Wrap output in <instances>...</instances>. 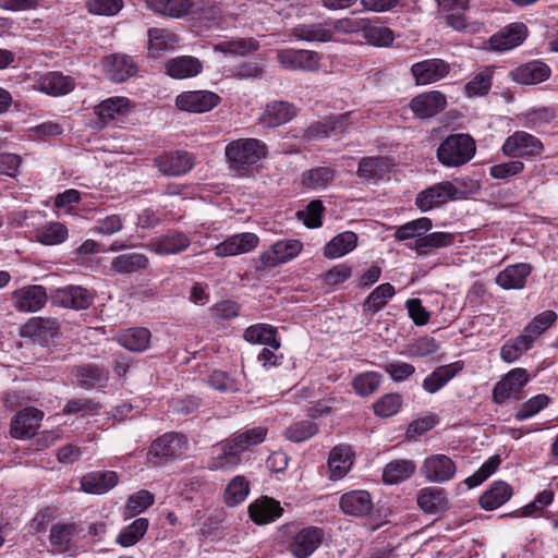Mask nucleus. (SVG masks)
I'll list each match as a JSON object with an SVG mask.
<instances>
[{
	"mask_svg": "<svg viewBox=\"0 0 558 558\" xmlns=\"http://www.w3.org/2000/svg\"><path fill=\"white\" fill-rule=\"evenodd\" d=\"M225 154L230 170L239 177H246L265 158L267 146L257 138H239L226 146Z\"/></svg>",
	"mask_w": 558,
	"mask_h": 558,
	"instance_id": "f257e3e1",
	"label": "nucleus"
},
{
	"mask_svg": "<svg viewBox=\"0 0 558 558\" xmlns=\"http://www.w3.org/2000/svg\"><path fill=\"white\" fill-rule=\"evenodd\" d=\"M476 153L474 138L465 133L448 135L438 146L436 157L448 168H458L468 163Z\"/></svg>",
	"mask_w": 558,
	"mask_h": 558,
	"instance_id": "f03ea898",
	"label": "nucleus"
},
{
	"mask_svg": "<svg viewBox=\"0 0 558 558\" xmlns=\"http://www.w3.org/2000/svg\"><path fill=\"white\" fill-rule=\"evenodd\" d=\"M462 185L463 179L436 183L416 195L415 205L420 210L428 211L450 201L462 199L465 197V192L460 187Z\"/></svg>",
	"mask_w": 558,
	"mask_h": 558,
	"instance_id": "7ed1b4c3",
	"label": "nucleus"
},
{
	"mask_svg": "<svg viewBox=\"0 0 558 558\" xmlns=\"http://www.w3.org/2000/svg\"><path fill=\"white\" fill-rule=\"evenodd\" d=\"M12 306L20 313H35L40 311L48 301L45 287L29 284L19 288L10 293Z\"/></svg>",
	"mask_w": 558,
	"mask_h": 558,
	"instance_id": "20e7f679",
	"label": "nucleus"
},
{
	"mask_svg": "<svg viewBox=\"0 0 558 558\" xmlns=\"http://www.w3.org/2000/svg\"><path fill=\"white\" fill-rule=\"evenodd\" d=\"M154 166L166 177H181L195 166V156L186 150L167 151L154 158Z\"/></svg>",
	"mask_w": 558,
	"mask_h": 558,
	"instance_id": "39448f33",
	"label": "nucleus"
},
{
	"mask_svg": "<svg viewBox=\"0 0 558 558\" xmlns=\"http://www.w3.org/2000/svg\"><path fill=\"white\" fill-rule=\"evenodd\" d=\"M320 60V54L312 50L280 49L277 51V61L288 71H317Z\"/></svg>",
	"mask_w": 558,
	"mask_h": 558,
	"instance_id": "423d86ee",
	"label": "nucleus"
},
{
	"mask_svg": "<svg viewBox=\"0 0 558 558\" xmlns=\"http://www.w3.org/2000/svg\"><path fill=\"white\" fill-rule=\"evenodd\" d=\"M457 473L454 461L447 454L437 453L427 457L421 465V474L430 483H446Z\"/></svg>",
	"mask_w": 558,
	"mask_h": 558,
	"instance_id": "0eeeda50",
	"label": "nucleus"
},
{
	"mask_svg": "<svg viewBox=\"0 0 558 558\" xmlns=\"http://www.w3.org/2000/svg\"><path fill=\"white\" fill-rule=\"evenodd\" d=\"M303 250L299 240H279L259 255V262L265 268H274L295 258Z\"/></svg>",
	"mask_w": 558,
	"mask_h": 558,
	"instance_id": "6e6552de",
	"label": "nucleus"
},
{
	"mask_svg": "<svg viewBox=\"0 0 558 558\" xmlns=\"http://www.w3.org/2000/svg\"><path fill=\"white\" fill-rule=\"evenodd\" d=\"M221 97L211 90H189L179 94L175 106L182 111L205 113L216 108Z\"/></svg>",
	"mask_w": 558,
	"mask_h": 558,
	"instance_id": "1a4fd4ad",
	"label": "nucleus"
},
{
	"mask_svg": "<svg viewBox=\"0 0 558 558\" xmlns=\"http://www.w3.org/2000/svg\"><path fill=\"white\" fill-rule=\"evenodd\" d=\"M44 412L34 407L21 409L11 420L10 435L14 439H27L33 437L40 426Z\"/></svg>",
	"mask_w": 558,
	"mask_h": 558,
	"instance_id": "9d476101",
	"label": "nucleus"
},
{
	"mask_svg": "<svg viewBox=\"0 0 558 558\" xmlns=\"http://www.w3.org/2000/svg\"><path fill=\"white\" fill-rule=\"evenodd\" d=\"M94 301V294L81 286H66L51 293L53 305L75 311L88 308Z\"/></svg>",
	"mask_w": 558,
	"mask_h": 558,
	"instance_id": "9b49d317",
	"label": "nucleus"
},
{
	"mask_svg": "<svg viewBox=\"0 0 558 558\" xmlns=\"http://www.w3.org/2000/svg\"><path fill=\"white\" fill-rule=\"evenodd\" d=\"M529 379L525 368L517 367L509 371L493 389L494 402L502 404L506 400L517 397Z\"/></svg>",
	"mask_w": 558,
	"mask_h": 558,
	"instance_id": "f8f14e48",
	"label": "nucleus"
},
{
	"mask_svg": "<svg viewBox=\"0 0 558 558\" xmlns=\"http://www.w3.org/2000/svg\"><path fill=\"white\" fill-rule=\"evenodd\" d=\"M353 114L354 112L350 111L326 117L324 120L311 124L304 131L303 138L306 141L323 140L332 133L343 132L352 124Z\"/></svg>",
	"mask_w": 558,
	"mask_h": 558,
	"instance_id": "ddd939ff",
	"label": "nucleus"
},
{
	"mask_svg": "<svg viewBox=\"0 0 558 558\" xmlns=\"http://www.w3.org/2000/svg\"><path fill=\"white\" fill-rule=\"evenodd\" d=\"M324 533L319 527L307 526L292 535L289 551L295 558H308L320 546Z\"/></svg>",
	"mask_w": 558,
	"mask_h": 558,
	"instance_id": "4468645a",
	"label": "nucleus"
},
{
	"mask_svg": "<svg viewBox=\"0 0 558 558\" xmlns=\"http://www.w3.org/2000/svg\"><path fill=\"white\" fill-rule=\"evenodd\" d=\"M501 149L507 156H535L542 153L543 144L534 135L524 131H517L506 138Z\"/></svg>",
	"mask_w": 558,
	"mask_h": 558,
	"instance_id": "2eb2a0df",
	"label": "nucleus"
},
{
	"mask_svg": "<svg viewBox=\"0 0 558 558\" xmlns=\"http://www.w3.org/2000/svg\"><path fill=\"white\" fill-rule=\"evenodd\" d=\"M447 107V97L439 90H429L416 95L410 101V108L415 117L427 119L435 117Z\"/></svg>",
	"mask_w": 558,
	"mask_h": 558,
	"instance_id": "dca6fc26",
	"label": "nucleus"
},
{
	"mask_svg": "<svg viewBox=\"0 0 558 558\" xmlns=\"http://www.w3.org/2000/svg\"><path fill=\"white\" fill-rule=\"evenodd\" d=\"M242 463V457L227 438L215 445L207 460V468L210 471H231Z\"/></svg>",
	"mask_w": 558,
	"mask_h": 558,
	"instance_id": "f3484780",
	"label": "nucleus"
},
{
	"mask_svg": "<svg viewBox=\"0 0 558 558\" xmlns=\"http://www.w3.org/2000/svg\"><path fill=\"white\" fill-rule=\"evenodd\" d=\"M450 64L439 58L426 59L411 66V74L420 85L432 84L446 77Z\"/></svg>",
	"mask_w": 558,
	"mask_h": 558,
	"instance_id": "a211bd4d",
	"label": "nucleus"
},
{
	"mask_svg": "<svg viewBox=\"0 0 558 558\" xmlns=\"http://www.w3.org/2000/svg\"><path fill=\"white\" fill-rule=\"evenodd\" d=\"M75 85V80L72 76L52 71L38 77L34 83V89L49 96L59 97L70 94Z\"/></svg>",
	"mask_w": 558,
	"mask_h": 558,
	"instance_id": "6ab92c4d",
	"label": "nucleus"
},
{
	"mask_svg": "<svg viewBox=\"0 0 558 558\" xmlns=\"http://www.w3.org/2000/svg\"><path fill=\"white\" fill-rule=\"evenodd\" d=\"M259 239L255 233L242 232L228 236L215 246L217 257H229L248 253L257 247Z\"/></svg>",
	"mask_w": 558,
	"mask_h": 558,
	"instance_id": "aec40b11",
	"label": "nucleus"
},
{
	"mask_svg": "<svg viewBox=\"0 0 558 558\" xmlns=\"http://www.w3.org/2000/svg\"><path fill=\"white\" fill-rule=\"evenodd\" d=\"M119 475L111 470L92 471L82 476L81 489L87 494L104 495L116 487Z\"/></svg>",
	"mask_w": 558,
	"mask_h": 558,
	"instance_id": "412c9836",
	"label": "nucleus"
},
{
	"mask_svg": "<svg viewBox=\"0 0 558 558\" xmlns=\"http://www.w3.org/2000/svg\"><path fill=\"white\" fill-rule=\"evenodd\" d=\"M527 35V27L521 22L512 23L504 27L489 38L492 49L506 51L520 46Z\"/></svg>",
	"mask_w": 558,
	"mask_h": 558,
	"instance_id": "4be33fe9",
	"label": "nucleus"
},
{
	"mask_svg": "<svg viewBox=\"0 0 558 558\" xmlns=\"http://www.w3.org/2000/svg\"><path fill=\"white\" fill-rule=\"evenodd\" d=\"M354 463V451L350 445L335 446L328 457L329 478L338 481L343 478Z\"/></svg>",
	"mask_w": 558,
	"mask_h": 558,
	"instance_id": "5701e85b",
	"label": "nucleus"
},
{
	"mask_svg": "<svg viewBox=\"0 0 558 558\" xmlns=\"http://www.w3.org/2000/svg\"><path fill=\"white\" fill-rule=\"evenodd\" d=\"M187 440L183 435L167 433L157 438L149 449V454L156 458H178L185 453Z\"/></svg>",
	"mask_w": 558,
	"mask_h": 558,
	"instance_id": "b1692460",
	"label": "nucleus"
},
{
	"mask_svg": "<svg viewBox=\"0 0 558 558\" xmlns=\"http://www.w3.org/2000/svg\"><path fill=\"white\" fill-rule=\"evenodd\" d=\"M464 368L463 361H456L446 365L437 366L422 383L423 389L427 393L440 391L452 378H454Z\"/></svg>",
	"mask_w": 558,
	"mask_h": 558,
	"instance_id": "393cba45",
	"label": "nucleus"
},
{
	"mask_svg": "<svg viewBox=\"0 0 558 558\" xmlns=\"http://www.w3.org/2000/svg\"><path fill=\"white\" fill-rule=\"evenodd\" d=\"M298 113L296 107L288 101L274 100L265 106L260 123L265 128H276L291 121Z\"/></svg>",
	"mask_w": 558,
	"mask_h": 558,
	"instance_id": "a878e982",
	"label": "nucleus"
},
{
	"mask_svg": "<svg viewBox=\"0 0 558 558\" xmlns=\"http://www.w3.org/2000/svg\"><path fill=\"white\" fill-rule=\"evenodd\" d=\"M104 68L108 77L117 83L124 82L137 72L134 60L130 56L120 53L106 57Z\"/></svg>",
	"mask_w": 558,
	"mask_h": 558,
	"instance_id": "bb28decb",
	"label": "nucleus"
},
{
	"mask_svg": "<svg viewBox=\"0 0 558 558\" xmlns=\"http://www.w3.org/2000/svg\"><path fill=\"white\" fill-rule=\"evenodd\" d=\"M418 508L427 514H437L449 508V500L444 488L427 486L418 490L416 496Z\"/></svg>",
	"mask_w": 558,
	"mask_h": 558,
	"instance_id": "cd10ccee",
	"label": "nucleus"
},
{
	"mask_svg": "<svg viewBox=\"0 0 558 558\" xmlns=\"http://www.w3.org/2000/svg\"><path fill=\"white\" fill-rule=\"evenodd\" d=\"M531 272L532 266L527 263L509 265L496 276L495 282L504 290H520Z\"/></svg>",
	"mask_w": 558,
	"mask_h": 558,
	"instance_id": "c85d7f7f",
	"label": "nucleus"
},
{
	"mask_svg": "<svg viewBox=\"0 0 558 558\" xmlns=\"http://www.w3.org/2000/svg\"><path fill=\"white\" fill-rule=\"evenodd\" d=\"M340 509L343 513L352 517L368 515L373 508V499L366 490H351L340 498Z\"/></svg>",
	"mask_w": 558,
	"mask_h": 558,
	"instance_id": "c756f323",
	"label": "nucleus"
},
{
	"mask_svg": "<svg viewBox=\"0 0 558 558\" xmlns=\"http://www.w3.org/2000/svg\"><path fill=\"white\" fill-rule=\"evenodd\" d=\"M166 73L175 80H185L197 76L203 71V63L193 56H180L167 60Z\"/></svg>",
	"mask_w": 558,
	"mask_h": 558,
	"instance_id": "7c9ffc66",
	"label": "nucleus"
},
{
	"mask_svg": "<svg viewBox=\"0 0 558 558\" xmlns=\"http://www.w3.org/2000/svg\"><path fill=\"white\" fill-rule=\"evenodd\" d=\"M551 73L550 68L538 60L524 63L511 72L514 82L523 85H534L545 82Z\"/></svg>",
	"mask_w": 558,
	"mask_h": 558,
	"instance_id": "2f4dec72",
	"label": "nucleus"
},
{
	"mask_svg": "<svg viewBox=\"0 0 558 558\" xmlns=\"http://www.w3.org/2000/svg\"><path fill=\"white\" fill-rule=\"evenodd\" d=\"M82 529L74 522H58L50 529L49 542L58 553H65L73 546Z\"/></svg>",
	"mask_w": 558,
	"mask_h": 558,
	"instance_id": "473e14b6",
	"label": "nucleus"
},
{
	"mask_svg": "<svg viewBox=\"0 0 558 558\" xmlns=\"http://www.w3.org/2000/svg\"><path fill=\"white\" fill-rule=\"evenodd\" d=\"M190 244L191 240L187 235L177 232L151 239L147 248L158 255H170L185 251Z\"/></svg>",
	"mask_w": 558,
	"mask_h": 558,
	"instance_id": "72a5a7b5",
	"label": "nucleus"
},
{
	"mask_svg": "<svg viewBox=\"0 0 558 558\" xmlns=\"http://www.w3.org/2000/svg\"><path fill=\"white\" fill-rule=\"evenodd\" d=\"M130 110V101L125 97H110L95 107L98 117V128H105L118 116H124Z\"/></svg>",
	"mask_w": 558,
	"mask_h": 558,
	"instance_id": "f704fd0d",
	"label": "nucleus"
},
{
	"mask_svg": "<svg viewBox=\"0 0 558 558\" xmlns=\"http://www.w3.org/2000/svg\"><path fill=\"white\" fill-rule=\"evenodd\" d=\"M267 427L254 426L251 428L239 430L231 435L228 439L232 442L234 448L242 457L243 453L251 451L253 447L263 444L267 437Z\"/></svg>",
	"mask_w": 558,
	"mask_h": 558,
	"instance_id": "c9c22d12",
	"label": "nucleus"
},
{
	"mask_svg": "<svg viewBox=\"0 0 558 558\" xmlns=\"http://www.w3.org/2000/svg\"><path fill=\"white\" fill-rule=\"evenodd\" d=\"M248 514L256 524H266L278 519L282 514V508L278 501L262 497L248 506Z\"/></svg>",
	"mask_w": 558,
	"mask_h": 558,
	"instance_id": "e433bc0d",
	"label": "nucleus"
},
{
	"mask_svg": "<svg viewBox=\"0 0 558 558\" xmlns=\"http://www.w3.org/2000/svg\"><path fill=\"white\" fill-rule=\"evenodd\" d=\"M243 338L252 344H263L274 350L281 347L277 337V328L268 324H255L244 330Z\"/></svg>",
	"mask_w": 558,
	"mask_h": 558,
	"instance_id": "4c0bfd02",
	"label": "nucleus"
},
{
	"mask_svg": "<svg viewBox=\"0 0 558 558\" xmlns=\"http://www.w3.org/2000/svg\"><path fill=\"white\" fill-rule=\"evenodd\" d=\"M512 496L511 486L502 481L494 482L480 497V506L492 511L506 504Z\"/></svg>",
	"mask_w": 558,
	"mask_h": 558,
	"instance_id": "58836bf2",
	"label": "nucleus"
},
{
	"mask_svg": "<svg viewBox=\"0 0 558 558\" xmlns=\"http://www.w3.org/2000/svg\"><path fill=\"white\" fill-rule=\"evenodd\" d=\"M177 34L165 28H150L148 31V50L153 57L173 50L179 44Z\"/></svg>",
	"mask_w": 558,
	"mask_h": 558,
	"instance_id": "ea45409f",
	"label": "nucleus"
},
{
	"mask_svg": "<svg viewBox=\"0 0 558 558\" xmlns=\"http://www.w3.org/2000/svg\"><path fill=\"white\" fill-rule=\"evenodd\" d=\"M146 4L153 12L172 19L189 14L194 5L192 0H146Z\"/></svg>",
	"mask_w": 558,
	"mask_h": 558,
	"instance_id": "a19ab883",
	"label": "nucleus"
},
{
	"mask_svg": "<svg viewBox=\"0 0 558 558\" xmlns=\"http://www.w3.org/2000/svg\"><path fill=\"white\" fill-rule=\"evenodd\" d=\"M292 35L301 40L327 43L333 39L331 24H300L293 27Z\"/></svg>",
	"mask_w": 558,
	"mask_h": 558,
	"instance_id": "79ce46f5",
	"label": "nucleus"
},
{
	"mask_svg": "<svg viewBox=\"0 0 558 558\" xmlns=\"http://www.w3.org/2000/svg\"><path fill=\"white\" fill-rule=\"evenodd\" d=\"M150 331L144 327L125 329L117 336L119 344L130 351L142 352L149 347Z\"/></svg>",
	"mask_w": 558,
	"mask_h": 558,
	"instance_id": "37998d69",
	"label": "nucleus"
},
{
	"mask_svg": "<svg viewBox=\"0 0 558 558\" xmlns=\"http://www.w3.org/2000/svg\"><path fill=\"white\" fill-rule=\"evenodd\" d=\"M357 245V235L352 231H344L333 236L324 247V256L339 258L352 252Z\"/></svg>",
	"mask_w": 558,
	"mask_h": 558,
	"instance_id": "c03bdc74",
	"label": "nucleus"
},
{
	"mask_svg": "<svg viewBox=\"0 0 558 558\" xmlns=\"http://www.w3.org/2000/svg\"><path fill=\"white\" fill-rule=\"evenodd\" d=\"M494 68H481L464 86L465 96L482 97L488 94L493 85Z\"/></svg>",
	"mask_w": 558,
	"mask_h": 558,
	"instance_id": "a18cd8bd",
	"label": "nucleus"
},
{
	"mask_svg": "<svg viewBox=\"0 0 558 558\" xmlns=\"http://www.w3.org/2000/svg\"><path fill=\"white\" fill-rule=\"evenodd\" d=\"M148 258L141 253H125L116 256L111 262V269L120 275L136 272L146 269Z\"/></svg>",
	"mask_w": 558,
	"mask_h": 558,
	"instance_id": "49530a36",
	"label": "nucleus"
},
{
	"mask_svg": "<svg viewBox=\"0 0 558 558\" xmlns=\"http://www.w3.org/2000/svg\"><path fill=\"white\" fill-rule=\"evenodd\" d=\"M416 465L412 460L399 459L389 462L383 471V481L387 484H398L408 480Z\"/></svg>",
	"mask_w": 558,
	"mask_h": 558,
	"instance_id": "de8ad7c7",
	"label": "nucleus"
},
{
	"mask_svg": "<svg viewBox=\"0 0 558 558\" xmlns=\"http://www.w3.org/2000/svg\"><path fill=\"white\" fill-rule=\"evenodd\" d=\"M250 494V482L244 475H236L227 484L223 501L228 507H235L246 500Z\"/></svg>",
	"mask_w": 558,
	"mask_h": 558,
	"instance_id": "09e8293b",
	"label": "nucleus"
},
{
	"mask_svg": "<svg viewBox=\"0 0 558 558\" xmlns=\"http://www.w3.org/2000/svg\"><path fill=\"white\" fill-rule=\"evenodd\" d=\"M396 294V289L392 284L386 282L376 287L363 303V308L366 313L374 315L386 306L388 301Z\"/></svg>",
	"mask_w": 558,
	"mask_h": 558,
	"instance_id": "8fccbe9b",
	"label": "nucleus"
},
{
	"mask_svg": "<svg viewBox=\"0 0 558 558\" xmlns=\"http://www.w3.org/2000/svg\"><path fill=\"white\" fill-rule=\"evenodd\" d=\"M533 344L534 342L531 340V336L522 332L501 347L500 357L506 363H513L519 360L523 353L532 349Z\"/></svg>",
	"mask_w": 558,
	"mask_h": 558,
	"instance_id": "3c124183",
	"label": "nucleus"
},
{
	"mask_svg": "<svg viewBox=\"0 0 558 558\" xmlns=\"http://www.w3.org/2000/svg\"><path fill=\"white\" fill-rule=\"evenodd\" d=\"M362 36L369 45L375 47H388L395 39L392 29L381 24L371 23L367 20Z\"/></svg>",
	"mask_w": 558,
	"mask_h": 558,
	"instance_id": "603ef678",
	"label": "nucleus"
},
{
	"mask_svg": "<svg viewBox=\"0 0 558 558\" xmlns=\"http://www.w3.org/2000/svg\"><path fill=\"white\" fill-rule=\"evenodd\" d=\"M36 239L44 245H58L68 238V228L58 221L46 222L36 229Z\"/></svg>",
	"mask_w": 558,
	"mask_h": 558,
	"instance_id": "864d4df0",
	"label": "nucleus"
},
{
	"mask_svg": "<svg viewBox=\"0 0 558 558\" xmlns=\"http://www.w3.org/2000/svg\"><path fill=\"white\" fill-rule=\"evenodd\" d=\"M556 118V110L553 107L532 108L521 116L523 125L532 130H541L550 124Z\"/></svg>",
	"mask_w": 558,
	"mask_h": 558,
	"instance_id": "5fc2aeb1",
	"label": "nucleus"
},
{
	"mask_svg": "<svg viewBox=\"0 0 558 558\" xmlns=\"http://www.w3.org/2000/svg\"><path fill=\"white\" fill-rule=\"evenodd\" d=\"M432 227L433 222L429 218L421 217L398 227L393 236L397 241L423 238L424 234L432 229Z\"/></svg>",
	"mask_w": 558,
	"mask_h": 558,
	"instance_id": "6e6d98bb",
	"label": "nucleus"
},
{
	"mask_svg": "<svg viewBox=\"0 0 558 558\" xmlns=\"http://www.w3.org/2000/svg\"><path fill=\"white\" fill-rule=\"evenodd\" d=\"M454 234L449 232H433L418 238L415 241L414 250L418 254H426L430 248H441L452 245Z\"/></svg>",
	"mask_w": 558,
	"mask_h": 558,
	"instance_id": "4d7b16f0",
	"label": "nucleus"
},
{
	"mask_svg": "<svg viewBox=\"0 0 558 558\" xmlns=\"http://www.w3.org/2000/svg\"><path fill=\"white\" fill-rule=\"evenodd\" d=\"M75 378L80 387L89 389L106 381L108 373L104 368L88 364L76 368Z\"/></svg>",
	"mask_w": 558,
	"mask_h": 558,
	"instance_id": "13d9d810",
	"label": "nucleus"
},
{
	"mask_svg": "<svg viewBox=\"0 0 558 558\" xmlns=\"http://www.w3.org/2000/svg\"><path fill=\"white\" fill-rule=\"evenodd\" d=\"M26 332L40 339L52 338L59 330V323L54 318L34 317L25 325Z\"/></svg>",
	"mask_w": 558,
	"mask_h": 558,
	"instance_id": "bf43d9fd",
	"label": "nucleus"
},
{
	"mask_svg": "<svg viewBox=\"0 0 558 558\" xmlns=\"http://www.w3.org/2000/svg\"><path fill=\"white\" fill-rule=\"evenodd\" d=\"M383 376L377 372H364L356 375L352 380L354 392L360 397H368L377 391Z\"/></svg>",
	"mask_w": 558,
	"mask_h": 558,
	"instance_id": "052dcab7",
	"label": "nucleus"
},
{
	"mask_svg": "<svg viewBox=\"0 0 558 558\" xmlns=\"http://www.w3.org/2000/svg\"><path fill=\"white\" fill-rule=\"evenodd\" d=\"M149 522L146 518H138L124 527L117 537V543L122 547L135 545L146 533Z\"/></svg>",
	"mask_w": 558,
	"mask_h": 558,
	"instance_id": "680f3d73",
	"label": "nucleus"
},
{
	"mask_svg": "<svg viewBox=\"0 0 558 558\" xmlns=\"http://www.w3.org/2000/svg\"><path fill=\"white\" fill-rule=\"evenodd\" d=\"M155 502V496L146 489L132 494L124 508L125 518H132L142 513Z\"/></svg>",
	"mask_w": 558,
	"mask_h": 558,
	"instance_id": "e2e57ef3",
	"label": "nucleus"
},
{
	"mask_svg": "<svg viewBox=\"0 0 558 558\" xmlns=\"http://www.w3.org/2000/svg\"><path fill=\"white\" fill-rule=\"evenodd\" d=\"M557 319V314L551 311L547 310L538 315H536L523 329V332L525 335L531 336V340L535 342V340L544 332L546 331Z\"/></svg>",
	"mask_w": 558,
	"mask_h": 558,
	"instance_id": "0e129e2a",
	"label": "nucleus"
},
{
	"mask_svg": "<svg viewBox=\"0 0 558 558\" xmlns=\"http://www.w3.org/2000/svg\"><path fill=\"white\" fill-rule=\"evenodd\" d=\"M550 402V398L545 393L536 395L525 402H523L517 412L514 413V418L517 421H524L534 415L538 414L542 410H544Z\"/></svg>",
	"mask_w": 558,
	"mask_h": 558,
	"instance_id": "69168bd1",
	"label": "nucleus"
},
{
	"mask_svg": "<svg viewBox=\"0 0 558 558\" xmlns=\"http://www.w3.org/2000/svg\"><path fill=\"white\" fill-rule=\"evenodd\" d=\"M335 172L329 167H318L303 174V184L308 189H325L333 179Z\"/></svg>",
	"mask_w": 558,
	"mask_h": 558,
	"instance_id": "338daca9",
	"label": "nucleus"
},
{
	"mask_svg": "<svg viewBox=\"0 0 558 558\" xmlns=\"http://www.w3.org/2000/svg\"><path fill=\"white\" fill-rule=\"evenodd\" d=\"M318 432L317 425L311 420L299 421L291 424L284 432L286 437L294 442H302Z\"/></svg>",
	"mask_w": 558,
	"mask_h": 558,
	"instance_id": "774afa93",
	"label": "nucleus"
}]
</instances>
